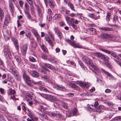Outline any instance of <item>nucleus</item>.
Masks as SVG:
<instances>
[{
	"mask_svg": "<svg viewBox=\"0 0 121 121\" xmlns=\"http://www.w3.org/2000/svg\"><path fill=\"white\" fill-rule=\"evenodd\" d=\"M27 113L28 115L30 117H32L35 116L31 111L29 110H28Z\"/></svg>",
	"mask_w": 121,
	"mask_h": 121,
	"instance_id": "e433bc0d",
	"label": "nucleus"
},
{
	"mask_svg": "<svg viewBox=\"0 0 121 121\" xmlns=\"http://www.w3.org/2000/svg\"><path fill=\"white\" fill-rule=\"evenodd\" d=\"M23 73V78L26 81H29L30 80V77L28 75H27L25 73V72L24 71H22Z\"/></svg>",
	"mask_w": 121,
	"mask_h": 121,
	"instance_id": "2eb2a0df",
	"label": "nucleus"
},
{
	"mask_svg": "<svg viewBox=\"0 0 121 121\" xmlns=\"http://www.w3.org/2000/svg\"><path fill=\"white\" fill-rule=\"evenodd\" d=\"M35 101V100L34 99H33L31 101H30L28 103V104L30 105H31L33 104V103H34V102Z\"/></svg>",
	"mask_w": 121,
	"mask_h": 121,
	"instance_id": "bf43d9fd",
	"label": "nucleus"
},
{
	"mask_svg": "<svg viewBox=\"0 0 121 121\" xmlns=\"http://www.w3.org/2000/svg\"><path fill=\"white\" fill-rule=\"evenodd\" d=\"M32 82L35 84H37L38 85H42V83L40 81L39 82H35L33 80L32 81Z\"/></svg>",
	"mask_w": 121,
	"mask_h": 121,
	"instance_id": "a19ab883",
	"label": "nucleus"
},
{
	"mask_svg": "<svg viewBox=\"0 0 121 121\" xmlns=\"http://www.w3.org/2000/svg\"><path fill=\"white\" fill-rule=\"evenodd\" d=\"M36 43L35 42H33L32 43L31 46L34 49L35 48L36 46Z\"/></svg>",
	"mask_w": 121,
	"mask_h": 121,
	"instance_id": "5fc2aeb1",
	"label": "nucleus"
},
{
	"mask_svg": "<svg viewBox=\"0 0 121 121\" xmlns=\"http://www.w3.org/2000/svg\"><path fill=\"white\" fill-rule=\"evenodd\" d=\"M46 99H49L50 100L52 101H55L56 102H58L59 101L54 96L48 95L47 96Z\"/></svg>",
	"mask_w": 121,
	"mask_h": 121,
	"instance_id": "0eeeda50",
	"label": "nucleus"
},
{
	"mask_svg": "<svg viewBox=\"0 0 121 121\" xmlns=\"http://www.w3.org/2000/svg\"><path fill=\"white\" fill-rule=\"evenodd\" d=\"M91 67L93 69V72L95 74L98 75L99 74V70L98 68L95 65L93 64L91 65Z\"/></svg>",
	"mask_w": 121,
	"mask_h": 121,
	"instance_id": "ddd939ff",
	"label": "nucleus"
},
{
	"mask_svg": "<svg viewBox=\"0 0 121 121\" xmlns=\"http://www.w3.org/2000/svg\"><path fill=\"white\" fill-rule=\"evenodd\" d=\"M116 19L117 20H118V18L117 16L115 15L114 16V17L113 18V22L115 23L116 22Z\"/></svg>",
	"mask_w": 121,
	"mask_h": 121,
	"instance_id": "6e6d98bb",
	"label": "nucleus"
},
{
	"mask_svg": "<svg viewBox=\"0 0 121 121\" xmlns=\"http://www.w3.org/2000/svg\"><path fill=\"white\" fill-rule=\"evenodd\" d=\"M0 92L2 94H4V89L2 88H0Z\"/></svg>",
	"mask_w": 121,
	"mask_h": 121,
	"instance_id": "774afa93",
	"label": "nucleus"
},
{
	"mask_svg": "<svg viewBox=\"0 0 121 121\" xmlns=\"http://www.w3.org/2000/svg\"><path fill=\"white\" fill-rule=\"evenodd\" d=\"M75 83L82 87L87 88L88 86V83L86 82H84L82 81H76Z\"/></svg>",
	"mask_w": 121,
	"mask_h": 121,
	"instance_id": "20e7f679",
	"label": "nucleus"
},
{
	"mask_svg": "<svg viewBox=\"0 0 121 121\" xmlns=\"http://www.w3.org/2000/svg\"><path fill=\"white\" fill-rule=\"evenodd\" d=\"M72 112L74 115L76 116L78 115V112L77 109L75 108H73L72 111Z\"/></svg>",
	"mask_w": 121,
	"mask_h": 121,
	"instance_id": "c756f323",
	"label": "nucleus"
},
{
	"mask_svg": "<svg viewBox=\"0 0 121 121\" xmlns=\"http://www.w3.org/2000/svg\"><path fill=\"white\" fill-rule=\"evenodd\" d=\"M100 58L103 60L107 61L108 60V57L107 56L102 54Z\"/></svg>",
	"mask_w": 121,
	"mask_h": 121,
	"instance_id": "2f4dec72",
	"label": "nucleus"
},
{
	"mask_svg": "<svg viewBox=\"0 0 121 121\" xmlns=\"http://www.w3.org/2000/svg\"><path fill=\"white\" fill-rule=\"evenodd\" d=\"M15 93V91L14 90L11 89L10 90L9 92H8V94L9 95L11 94L13 95Z\"/></svg>",
	"mask_w": 121,
	"mask_h": 121,
	"instance_id": "4c0bfd02",
	"label": "nucleus"
},
{
	"mask_svg": "<svg viewBox=\"0 0 121 121\" xmlns=\"http://www.w3.org/2000/svg\"><path fill=\"white\" fill-rule=\"evenodd\" d=\"M68 6L70 7L71 9L75 11V10L74 9V5L71 3H69L68 4Z\"/></svg>",
	"mask_w": 121,
	"mask_h": 121,
	"instance_id": "ea45409f",
	"label": "nucleus"
},
{
	"mask_svg": "<svg viewBox=\"0 0 121 121\" xmlns=\"http://www.w3.org/2000/svg\"><path fill=\"white\" fill-rule=\"evenodd\" d=\"M85 62L86 64L87 65H90V63L91 61V60L88 58L87 57V60H86Z\"/></svg>",
	"mask_w": 121,
	"mask_h": 121,
	"instance_id": "a18cd8bd",
	"label": "nucleus"
},
{
	"mask_svg": "<svg viewBox=\"0 0 121 121\" xmlns=\"http://www.w3.org/2000/svg\"><path fill=\"white\" fill-rule=\"evenodd\" d=\"M56 88L58 90L64 91L66 89L65 87L62 86H59L57 85L55 86Z\"/></svg>",
	"mask_w": 121,
	"mask_h": 121,
	"instance_id": "5701e85b",
	"label": "nucleus"
},
{
	"mask_svg": "<svg viewBox=\"0 0 121 121\" xmlns=\"http://www.w3.org/2000/svg\"><path fill=\"white\" fill-rule=\"evenodd\" d=\"M41 109V111L43 113H46L49 116H57V113H55L53 112H48L46 111L45 110L47 109L46 107H45L44 106L42 105H40L39 106V108Z\"/></svg>",
	"mask_w": 121,
	"mask_h": 121,
	"instance_id": "f257e3e1",
	"label": "nucleus"
},
{
	"mask_svg": "<svg viewBox=\"0 0 121 121\" xmlns=\"http://www.w3.org/2000/svg\"><path fill=\"white\" fill-rule=\"evenodd\" d=\"M31 32L34 36L36 38L38 41H39V35L38 32L35 29H32V30Z\"/></svg>",
	"mask_w": 121,
	"mask_h": 121,
	"instance_id": "4468645a",
	"label": "nucleus"
},
{
	"mask_svg": "<svg viewBox=\"0 0 121 121\" xmlns=\"http://www.w3.org/2000/svg\"><path fill=\"white\" fill-rule=\"evenodd\" d=\"M31 5L30 7V9L32 14L34 13V6L32 5V4H30Z\"/></svg>",
	"mask_w": 121,
	"mask_h": 121,
	"instance_id": "8fccbe9b",
	"label": "nucleus"
},
{
	"mask_svg": "<svg viewBox=\"0 0 121 121\" xmlns=\"http://www.w3.org/2000/svg\"><path fill=\"white\" fill-rule=\"evenodd\" d=\"M59 24L60 26H62L65 25L64 22L63 21L60 22H59Z\"/></svg>",
	"mask_w": 121,
	"mask_h": 121,
	"instance_id": "0e129e2a",
	"label": "nucleus"
},
{
	"mask_svg": "<svg viewBox=\"0 0 121 121\" xmlns=\"http://www.w3.org/2000/svg\"><path fill=\"white\" fill-rule=\"evenodd\" d=\"M36 8L39 14L40 17H41L42 16V12L40 7L39 6H36Z\"/></svg>",
	"mask_w": 121,
	"mask_h": 121,
	"instance_id": "412c9836",
	"label": "nucleus"
},
{
	"mask_svg": "<svg viewBox=\"0 0 121 121\" xmlns=\"http://www.w3.org/2000/svg\"><path fill=\"white\" fill-rule=\"evenodd\" d=\"M74 18H71L69 23L71 24V25L74 24Z\"/></svg>",
	"mask_w": 121,
	"mask_h": 121,
	"instance_id": "052dcab7",
	"label": "nucleus"
},
{
	"mask_svg": "<svg viewBox=\"0 0 121 121\" xmlns=\"http://www.w3.org/2000/svg\"><path fill=\"white\" fill-rule=\"evenodd\" d=\"M31 75L33 77H38L39 76V73L35 71L32 72Z\"/></svg>",
	"mask_w": 121,
	"mask_h": 121,
	"instance_id": "a878e982",
	"label": "nucleus"
},
{
	"mask_svg": "<svg viewBox=\"0 0 121 121\" xmlns=\"http://www.w3.org/2000/svg\"><path fill=\"white\" fill-rule=\"evenodd\" d=\"M40 119L42 121H46L48 119V117L46 115L38 113Z\"/></svg>",
	"mask_w": 121,
	"mask_h": 121,
	"instance_id": "423d86ee",
	"label": "nucleus"
},
{
	"mask_svg": "<svg viewBox=\"0 0 121 121\" xmlns=\"http://www.w3.org/2000/svg\"><path fill=\"white\" fill-rule=\"evenodd\" d=\"M101 70H102V72L104 73L105 75H106L107 76L109 77V79H112V80H115V79L114 78L113 76L112 75L111 73H110L107 71L102 68Z\"/></svg>",
	"mask_w": 121,
	"mask_h": 121,
	"instance_id": "f03ea898",
	"label": "nucleus"
},
{
	"mask_svg": "<svg viewBox=\"0 0 121 121\" xmlns=\"http://www.w3.org/2000/svg\"><path fill=\"white\" fill-rule=\"evenodd\" d=\"M44 79L46 81H48L49 80V77L47 76L44 75Z\"/></svg>",
	"mask_w": 121,
	"mask_h": 121,
	"instance_id": "e2e57ef3",
	"label": "nucleus"
},
{
	"mask_svg": "<svg viewBox=\"0 0 121 121\" xmlns=\"http://www.w3.org/2000/svg\"><path fill=\"white\" fill-rule=\"evenodd\" d=\"M48 4L49 6L51 8H53L55 6L54 2L52 0H48Z\"/></svg>",
	"mask_w": 121,
	"mask_h": 121,
	"instance_id": "aec40b11",
	"label": "nucleus"
},
{
	"mask_svg": "<svg viewBox=\"0 0 121 121\" xmlns=\"http://www.w3.org/2000/svg\"><path fill=\"white\" fill-rule=\"evenodd\" d=\"M72 46L74 48H82L87 50H89V49L87 47H83L81 46L80 45L78 44H76L75 43V41L74 42Z\"/></svg>",
	"mask_w": 121,
	"mask_h": 121,
	"instance_id": "9b49d317",
	"label": "nucleus"
},
{
	"mask_svg": "<svg viewBox=\"0 0 121 121\" xmlns=\"http://www.w3.org/2000/svg\"><path fill=\"white\" fill-rule=\"evenodd\" d=\"M37 95L39 96H41L44 97V98L46 99L47 96V94H42L40 93L39 92L37 93Z\"/></svg>",
	"mask_w": 121,
	"mask_h": 121,
	"instance_id": "c85d7f7f",
	"label": "nucleus"
},
{
	"mask_svg": "<svg viewBox=\"0 0 121 121\" xmlns=\"http://www.w3.org/2000/svg\"><path fill=\"white\" fill-rule=\"evenodd\" d=\"M34 103L35 105H39V106L38 107V108L39 109V110H40V111L41 112V109H40V108H39V106L40 105H42L43 106L42 104H41L40 105L38 102L37 101H35H35Z\"/></svg>",
	"mask_w": 121,
	"mask_h": 121,
	"instance_id": "de8ad7c7",
	"label": "nucleus"
},
{
	"mask_svg": "<svg viewBox=\"0 0 121 121\" xmlns=\"http://www.w3.org/2000/svg\"><path fill=\"white\" fill-rule=\"evenodd\" d=\"M39 45H40V48L43 51L47 53H48V51L47 50V48L43 44L42 45L39 44Z\"/></svg>",
	"mask_w": 121,
	"mask_h": 121,
	"instance_id": "a211bd4d",
	"label": "nucleus"
},
{
	"mask_svg": "<svg viewBox=\"0 0 121 121\" xmlns=\"http://www.w3.org/2000/svg\"><path fill=\"white\" fill-rule=\"evenodd\" d=\"M100 30L106 31H112L113 29L112 28H110L109 27H100L99 28Z\"/></svg>",
	"mask_w": 121,
	"mask_h": 121,
	"instance_id": "dca6fc26",
	"label": "nucleus"
},
{
	"mask_svg": "<svg viewBox=\"0 0 121 121\" xmlns=\"http://www.w3.org/2000/svg\"><path fill=\"white\" fill-rule=\"evenodd\" d=\"M48 35L50 37L52 40L54 41L55 40V37L52 32H51L48 31Z\"/></svg>",
	"mask_w": 121,
	"mask_h": 121,
	"instance_id": "cd10ccee",
	"label": "nucleus"
},
{
	"mask_svg": "<svg viewBox=\"0 0 121 121\" xmlns=\"http://www.w3.org/2000/svg\"><path fill=\"white\" fill-rule=\"evenodd\" d=\"M31 118V121H37L38 119L35 116L30 117Z\"/></svg>",
	"mask_w": 121,
	"mask_h": 121,
	"instance_id": "3c124183",
	"label": "nucleus"
},
{
	"mask_svg": "<svg viewBox=\"0 0 121 121\" xmlns=\"http://www.w3.org/2000/svg\"><path fill=\"white\" fill-rule=\"evenodd\" d=\"M30 4H33L35 3L34 0H26Z\"/></svg>",
	"mask_w": 121,
	"mask_h": 121,
	"instance_id": "37998d69",
	"label": "nucleus"
},
{
	"mask_svg": "<svg viewBox=\"0 0 121 121\" xmlns=\"http://www.w3.org/2000/svg\"><path fill=\"white\" fill-rule=\"evenodd\" d=\"M39 89L40 90L43 91L44 92H46L48 91V90L46 87L43 86L40 87H39Z\"/></svg>",
	"mask_w": 121,
	"mask_h": 121,
	"instance_id": "f704fd0d",
	"label": "nucleus"
},
{
	"mask_svg": "<svg viewBox=\"0 0 121 121\" xmlns=\"http://www.w3.org/2000/svg\"><path fill=\"white\" fill-rule=\"evenodd\" d=\"M15 58L17 61L19 63H20L21 62V58L19 56L16 55L15 56Z\"/></svg>",
	"mask_w": 121,
	"mask_h": 121,
	"instance_id": "79ce46f5",
	"label": "nucleus"
},
{
	"mask_svg": "<svg viewBox=\"0 0 121 121\" xmlns=\"http://www.w3.org/2000/svg\"><path fill=\"white\" fill-rule=\"evenodd\" d=\"M66 20L68 23H69L71 18L69 17L66 16L65 17Z\"/></svg>",
	"mask_w": 121,
	"mask_h": 121,
	"instance_id": "680f3d73",
	"label": "nucleus"
},
{
	"mask_svg": "<svg viewBox=\"0 0 121 121\" xmlns=\"http://www.w3.org/2000/svg\"><path fill=\"white\" fill-rule=\"evenodd\" d=\"M111 17V14L109 12H108L106 15L107 20L108 21L110 20V18Z\"/></svg>",
	"mask_w": 121,
	"mask_h": 121,
	"instance_id": "7c9ffc66",
	"label": "nucleus"
},
{
	"mask_svg": "<svg viewBox=\"0 0 121 121\" xmlns=\"http://www.w3.org/2000/svg\"><path fill=\"white\" fill-rule=\"evenodd\" d=\"M87 57H88L86 56H83L82 57V60L84 62H85V61H86V60H87Z\"/></svg>",
	"mask_w": 121,
	"mask_h": 121,
	"instance_id": "69168bd1",
	"label": "nucleus"
},
{
	"mask_svg": "<svg viewBox=\"0 0 121 121\" xmlns=\"http://www.w3.org/2000/svg\"><path fill=\"white\" fill-rule=\"evenodd\" d=\"M10 18L9 16H7L5 18L4 21V23H8L10 21Z\"/></svg>",
	"mask_w": 121,
	"mask_h": 121,
	"instance_id": "c9c22d12",
	"label": "nucleus"
},
{
	"mask_svg": "<svg viewBox=\"0 0 121 121\" xmlns=\"http://www.w3.org/2000/svg\"><path fill=\"white\" fill-rule=\"evenodd\" d=\"M4 56L6 57H7L8 56L9 57L11 56L10 50L8 48H4Z\"/></svg>",
	"mask_w": 121,
	"mask_h": 121,
	"instance_id": "7ed1b4c3",
	"label": "nucleus"
},
{
	"mask_svg": "<svg viewBox=\"0 0 121 121\" xmlns=\"http://www.w3.org/2000/svg\"><path fill=\"white\" fill-rule=\"evenodd\" d=\"M26 83L30 87H32L33 86L30 83V80L29 81H26Z\"/></svg>",
	"mask_w": 121,
	"mask_h": 121,
	"instance_id": "13d9d810",
	"label": "nucleus"
},
{
	"mask_svg": "<svg viewBox=\"0 0 121 121\" xmlns=\"http://www.w3.org/2000/svg\"><path fill=\"white\" fill-rule=\"evenodd\" d=\"M29 60L32 62H34L35 61V59L32 57H30Z\"/></svg>",
	"mask_w": 121,
	"mask_h": 121,
	"instance_id": "4d7b16f0",
	"label": "nucleus"
},
{
	"mask_svg": "<svg viewBox=\"0 0 121 121\" xmlns=\"http://www.w3.org/2000/svg\"><path fill=\"white\" fill-rule=\"evenodd\" d=\"M9 4L10 10L12 13H13L14 12V9L13 5L12 2L10 1L9 2Z\"/></svg>",
	"mask_w": 121,
	"mask_h": 121,
	"instance_id": "9d476101",
	"label": "nucleus"
},
{
	"mask_svg": "<svg viewBox=\"0 0 121 121\" xmlns=\"http://www.w3.org/2000/svg\"><path fill=\"white\" fill-rule=\"evenodd\" d=\"M55 33L57 34V36L59 37L60 39H61L62 38V36L61 34V32L58 28L55 27L54 29Z\"/></svg>",
	"mask_w": 121,
	"mask_h": 121,
	"instance_id": "6e6552de",
	"label": "nucleus"
},
{
	"mask_svg": "<svg viewBox=\"0 0 121 121\" xmlns=\"http://www.w3.org/2000/svg\"><path fill=\"white\" fill-rule=\"evenodd\" d=\"M98 37L100 39H106L108 38V35L105 33H102L100 35L98 36Z\"/></svg>",
	"mask_w": 121,
	"mask_h": 121,
	"instance_id": "f8f14e48",
	"label": "nucleus"
},
{
	"mask_svg": "<svg viewBox=\"0 0 121 121\" xmlns=\"http://www.w3.org/2000/svg\"><path fill=\"white\" fill-rule=\"evenodd\" d=\"M44 65L50 69H53L54 68V67L52 66L49 64L44 63Z\"/></svg>",
	"mask_w": 121,
	"mask_h": 121,
	"instance_id": "473e14b6",
	"label": "nucleus"
},
{
	"mask_svg": "<svg viewBox=\"0 0 121 121\" xmlns=\"http://www.w3.org/2000/svg\"><path fill=\"white\" fill-rule=\"evenodd\" d=\"M65 40L66 42L69 43L70 45L72 46L75 41L74 40H71L69 39H66Z\"/></svg>",
	"mask_w": 121,
	"mask_h": 121,
	"instance_id": "72a5a7b5",
	"label": "nucleus"
},
{
	"mask_svg": "<svg viewBox=\"0 0 121 121\" xmlns=\"http://www.w3.org/2000/svg\"><path fill=\"white\" fill-rule=\"evenodd\" d=\"M28 47V45L26 44H24L21 47V50L22 52V55H25L26 52Z\"/></svg>",
	"mask_w": 121,
	"mask_h": 121,
	"instance_id": "39448f33",
	"label": "nucleus"
},
{
	"mask_svg": "<svg viewBox=\"0 0 121 121\" xmlns=\"http://www.w3.org/2000/svg\"><path fill=\"white\" fill-rule=\"evenodd\" d=\"M14 77L15 79L18 81H20V76L17 74L15 75Z\"/></svg>",
	"mask_w": 121,
	"mask_h": 121,
	"instance_id": "49530a36",
	"label": "nucleus"
},
{
	"mask_svg": "<svg viewBox=\"0 0 121 121\" xmlns=\"http://www.w3.org/2000/svg\"><path fill=\"white\" fill-rule=\"evenodd\" d=\"M61 17V15L59 14H56L53 16V20H56L60 18Z\"/></svg>",
	"mask_w": 121,
	"mask_h": 121,
	"instance_id": "b1692460",
	"label": "nucleus"
},
{
	"mask_svg": "<svg viewBox=\"0 0 121 121\" xmlns=\"http://www.w3.org/2000/svg\"><path fill=\"white\" fill-rule=\"evenodd\" d=\"M4 12L1 8H0V20L1 21L4 17Z\"/></svg>",
	"mask_w": 121,
	"mask_h": 121,
	"instance_id": "393cba45",
	"label": "nucleus"
},
{
	"mask_svg": "<svg viewBox=\"0 0 121 121\" xmlns=\"http://www.w3.org/2000/svg\"><path fill=\"white\" fill-rule=\"evenodd\" d=\"M69 85L71 88H74L76 90L79 91L80 90L79 87L75 84L72 83L70 84Z\"/></svg>",
	"mask_w": 121,
	"mask_h": 121,
	"instance_id": "4be33fe9",
	"label": "nucleus"
},
{
	"mask_svg": "<svg viewBox=\"0 0 121 121\" xmlns=\"http://www.w3.org/2000/svg\"><path fill=\"white\" fill-rule=\"evenodd\" d=\"M111 55L118 60L120 59V58L114 53H111Z\"/></svg>",
	"mask_w": 121,
	"mask_h": 121,
	"instance_id": "603ef678",
	"label": "nucleus"
},
{
	"mask_svg": "<svg viewBox=\"0 0 121 121\" xmlns=\"http://www.w3.org/2000/svg\"><path fill=\"white\" fill-rule=\"evenodd\" d=\"M44 38L45 40L48 42L51 46L52 47L53 46V42L51 40L49 37H48V36H45Z\"/></svg>",
	"mask_w": 121,
	"mask_h": 121,
	"instance_id": "1a4fd4ad",
	"label": "nucleus"
},
{
	"mask_svg": "<svg viewBox=\"0 0 121 121\" xmlns=\"http://www.w3.org/2000/svg\"><path fill=\"white\" fill-rule=\"evenodd\" d=\"M67 95L69 97H72L73 96L74 94L73 93H70L67 94Z\"/></svg>",
	"mask_w": 121,
	"mask_h": 121,
	"instance_id": "338daca9",
	"label": "nucleus"
},
{
	"mask_svg": "<svg viewBox=\"0 0 121 121\" xmlns=\"http://www.w3.org/2000/svg\"><path fill=\"white\" fill-rule=\"evenodd\" d=\"M32 92H30L26 96V98L27 100H32L34 99L33 97L32 96Z\"/></svg>",
	"mask_w": 121,
	"mask_h": 121,
	"instance_id": "f3484780",
	"label": "nucleus"
},
{
	"mask_svg": "<svg viewBox=\"0 0 121 121\" xmlns=\"http://www.w3.org/2000/svg\"><path fill=\"white\" fill-rule=\"evenodd\" d=\"M88 16L94 19V14L93 13H89L88 14Z\"/></svg>",
	"mask_w": 121,
	"mask_h": 121,
	"instance_id": "864d4df0",
	"label": "nucleus"
},
{
	"mask_svg": "<svg viewBox=\"0 0 121 121\" xmlns=\"http://www.w3.org/2000/svg\"><path fill=\"white\" fill-rule=\"evenodd\" d=\"M102 54L100 53L99 52H96L94 54V55L97 57L101 58Z\"/></svg>",
	"mask_w": 121,
	"mask_h": 121,
	"instance_id": "58836bf2",
	"label": "nucleus"
},
{
	"mask_svg": "<svg viewBox=\"0 0 121 121\" xmlns=\"http://www.w3.org/2000/svg\"><path fill=\"white\" fill-rule=\"evenodd\" d=\"M26 16L31 21H35L34 19H32L31 16L30 14Z\"/></svg>",
	"mask_w": 121,
	"mask_h": 121,
	"instance_id": "09e8293b",
	"label": "nucleus"
},
{
	"mask_svg": "<svg viewBox=\"0 0 121 121\" xmlns=\"http://www.w3.org/2000/svg\"><path fill=\"white\" fill-rule=\"evenodd\" d=\"M62 106L65 109H67L68 108V106L67 104L63 102L62 104Z\"/></svg>",
	"mask_w": 121,
	"mask_h": 121,
	"instance_id": "c03bdc74",
	"label": "nucleus"
},
{
	"mask_svg": "<svg viewBox=\"0 0 121 121\" xmlns=\"http://www.w3.org/2000/svg\"><path fill=\"white\" fill-rule=\"evenodd\" d=\"M92 35H95L96 34V30L94 28H90L88 29Z\"/></svg>",
	"mask_w": 121,
	"mask_h": 121,
	"instance_id": "6ab92c4d",
	"label": "nucleus"
},
{
	"mask_svg": "<svg viewBox=\"0 0 121 121\" xmlns=\"http://www.w3.org/2000/svg\"><path fill=\"white\" fill-rule=\"evenodd\" d=\"M99 50L101 51L104 52L109 54H111L112 53L111 51H110L109 50H108L104 48H99Z\"/></svg>",
	"mask_w": 121,
	"mask_h": 121,
	"instance_id": "bb28decb",
	"label": "nucleus"
}]
</instances>
